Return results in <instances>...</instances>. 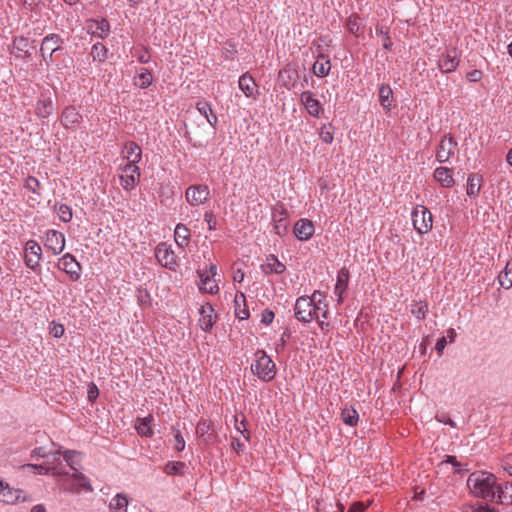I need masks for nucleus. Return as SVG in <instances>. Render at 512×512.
<instances>
[{"instance_id":"f257e3e1","label":"nucleus","mask_w":512,"mask_h":512,"mask_svg":"<svg viewBox=\"0 0 512 512\" xmlns=\"http://www.w3.org/2000/svg\"><path fill=\"white\" fill-rule=\"evenodd\" d=\"M497 479L488 472L477 471L469 475L467 486L471 493L478 498L489 501L495 500V491H497Z\"/></svg>"},{"instance_id":"f03ea898","label":"nucleus","mask_w":512,"mask_h":512,"mask_svg":"<svg viewBox=\"0 0 512 512\" xmlns=\"http://www.w3.org/2000/svg\"><path fill=\"white\" fill-rule=\"evenodd\" d=\"M255 363L251 365L252 373L263 382H270L276 375V365L264 350H257Z\"/></svg>"},{"instance_id":"7ed1b4c3","label":"nucleus","mask_w":512,"mask_h":512,"mask_svg":"<svg viewBox=\"0 0 512 512\" xmlns=\"http://www.w3.org/2000/svg\"><path fill=\"white\" fill-rule=\"evenodd\" d=\"M411 218L413 226L419 234H425L432 229V214L425 206H416L411 213Z\"/></svg>"},{"instance_id":"20e7f679","label":"nucleus","mask_w":512,"mask_h":512,"mask_svg":"<svg viewBox=\"0 0 512 512\" xmlns=\"http://www.w3.org/2000/svg\"><path fill=\"white\" fill-rule=\"evenodd\" d=\"M294 316L302 323H310L315 318V308L311 296H300L294 305Z\"/></svg>"},{"instance_id":"39448f33","label":"nucleus","mask_w":512,"mask_h":512,"mask_svg":"<svg viewBox=\"0 0 512 512\" xmlns=\"http://www.w3.org/2000/svg\"><path fill=\"white\" fill-rule=\"evenodd\" d=\"M311 299H313V307L315 308L314 320H316L319 327L322 330H324L326 327L329 326V323L325 321L328 318V314H329V310H328L329 306L326 301V298L322 294V292L316 290L312 294Z\"/></svg>"},{"instance_id":"423d86ee","label":"nucleus","mask_w":512,"mask_h":512,"mask_svg":"<svg viewBox=\"0 0 512 512\" xmlns=\"http://www.w3.org/2000/svg\"><path fill=\"white\" fill-rule=\"evenodd\" d=\"M210 197V190L207 185H191L186 189V201L192 206H198L205 203Z\"/></svg>"},{"instance_id":"0eeeda50","label":"nucleus","mask_w":512,"mask_h":512,"mask_svg":"<svg viewBox=\"0 0 512 512\" xmlns=\"http://www.w3.org/2000/svg\"><path fill=\"white\" fill-rule=\"evenodd\" d=\"M62 43L63 40L58 34L51 33L44 37L40 51L47 63L53 61V54L60 49Z\"/></svg>"},{"instance_id":"6e6552de","label":"nucleus","mask_w":512,"mask_h":512,"mask_svg":"<svg viewBox=\"0 0 512 512\" xmlns=\"http://www.w3.org/2000/svg\"><path fill=\"white\" fill-rule=\"evenodd\" d=\"M155 257L161 266L175 270L177 266L176 255L166 243L162 242L156 246Z\"/></svg>"},{"instance_id":"1a4fd4ad","label":"nucleus","mask_w":512,"mask_h":512,"mask_svg":"<svg viewBox=\"0 0 512 512\" xmlns=\"http://www.w3.org/2000/svg\"><path fill=\"white\" fill-rule=\"evenodd\" d=\"M140 179V169L137 165L126 163L123 174L120 175V184L126 191L132 190Z\"/></svg>"},{"instance_id":"9d476101","label":"nucleus","mask_w":512,"mask_h":512,"mask_svg":"<svg viewBox=\"0 0 512 512\" xmlns=\"http://www.w3.org/2000/svg\"><path fill=\"white\" fill-rule=\"evenodd\" d=\"M58 267L68 274L71 281L79 280L81 266L70 253H66L59 259Z\"/></svg>"},{"instance_id":"9b49d317","label":"nucleus","mask_w":512,"mask_h":512,"mask_svg":"<svg viewBox=\"0 0 512 512\" xmlns=\"http://www.w3.org/2000/svg\"><path fill=\"white\" fill-rule=\"evenodd\" d=\"M42 256L41 246L34 240H29L25 246V264L32 270L39 267Z\"/></svg>"},{"instance_id":"f8f14e48","label":"nucleus","mask_w":512,"mask_h":512,"mask_svg":"<svg viewBox=\"0 0 512 512\" xmlns=\"http://www.w3.org/2000/svg\"><path fill=\"white\" fill-rule=\"evenodd\" d=\"M459 63V53L457 49L453 48L439 58L438 67L443 73H451L457 69Z\"/></svg>"},{"instance_id":"ddd939ff","label":"nucleus","mask_w":512,"mask_h":512,"mask_svg":"<svg viewBox=\"0 0 512 512\" xmlns=\"http://www.w3.org/2000/svg\"><path fill=\"white\" fill-rule=\"evenodd\" d=\"M272 217L275 222L274 231L280 237L288 232L287 211L282 205H277L273 208Z\"/></svg>"},{"instance_id":"4468645a","label":"nucleus","mask_w":512,"mask_h":512,"mask_svg":"<svg viewBox=\"0 0 512 512\" xmlns=\"http://www.w3.org/2000/svg\"><path fill=\"white\" fill-rule=\"evenodd\" d=\"M82 122V115L75 106H67L61 115V123L66 129L75 131Z\"/></svg>"},{"instance_id":"2eb2a0df","label":"nucleus","mask_w":512,"mask_h":512,"mask_svg":"<svg viewBox=\"0 0 512 512\" xmlns=\"http://www.w3.org/2000/svg\"><path fill=\"white\" fill-rule=\"evenodd\" d=\"M45 246L50 249L53 254H60L65 247V236L57 230H48L46 233Z\"/></svg>"},{"instance_id":"dca6fc26","label":"nucleus","mask_w":512,"mask_h":512,"mask_svg":"<svg viewBox=\"0 0 512 512\" xmlns=\"http://www.w3.org/2000/svg\"><path fill=\"white\" fill-rule=\"evenodd\" d=\"M457 143L453 140L451 136H444L438 146L436 151V160L440 163L447 162L450 157L454 154V149Z\"/></svg>"},{"instance_id":"f3484780","label":"nucleus","mask_w":512,"mask_h":512,"mask_svg":"<svg viewBox=\"0 0 512 512\" xmlns=\"http://www.w3.org/2000/svg\"><path fill=\"white\" fill-rule=\"evenodd\" d=\"M199 315L200 328L205 332H209L217 319V315L214 313V308L210 303H206L200 307Z\"/></svg>"},{"instance_id":"a211bd4d","label":"nucleus","mask_w":512,"mask_h":512,"mask_svg":"<svg viewBox=\"0 0 512 512\" xmlns=\"http://www.w3.org/2000/svg\"><path fill=\"white\" fill-rule=\"evenodd\" d=\"M301 103L305 106L307 112L313 117H319L323 112L322 105L315 98L311 91H304L300 96Z\"/></svg>"},{"instance_id":"6ab92c4d","label":"nucleus","mask_w":512,"mask_h":512,"mask_svg":"<svg viewBox=\"0 0 512 512\" xmlns=\"http://www.w3.org/2000/svg\"><path fill=\"white\" fill-rule=\"evenodd\" d=\"M314 231V225L312 221L308 219H300L294 225V234L300 241L310 239L313 236Z\"/></svg>"},{"instance_id":"aec40b11","label":"nucleus","mask_w":512,"mask_h":512,"mask_svg":"<svg viewBox=\"0 0 512 512\" xmlns=\"http://www.w3.org/2000/svg\"><path fill=\"white\" fill-rule=\"evenodd\" d=\"M261 271L268 275V274H283L286 271V266L284 263L279 261V259L273 255L270 254L266 257V260L263 264L260 266Z\"/></svg>"},{"instance_id":"412c9836","label":"nucleus","mask_w":512,"mask_h":512,"mask_svg":"<svg viewBox=\"0 0 512 512\" xmlns=\"http://www.w3.org/2000/svg\"><path fill=\"white\" fill-rule=\"evenodd\" d=\"M2 501L8 505H15L18 502H30L31 497L26 495L22 489L9 488L2 494Z\"/></svg>"},{"instance_id":"4be33fe9","label":"nucleus","mask_w":512,"mask_h":512,"mask_svg":"<svg viewBox=\"0 0 512 512\" xmlns=\"http://www.w3.org/2000/svg\"><path fill=\"white\" fill-rule=\"evenodd\" d=\"M494 501L505 506L512 505V483H498Z\"/></svg>"},{"instance_id":"5701e85b","label":"nucleus","mask_w":512,"mask_h":512,"mask_svg":"<svg viewBox=\"0 0 512 512\" xmlns=\"http://www.w3.org/2000/svg\"><path fill=\"white\" fill-rule=\"evenodd\" d=\"M23 469H34L40 475H52L58 476H69V473L57 466L49 467L43 464H25L22 466Z\"/></svg>"},{"instance_id":"b1692460","label":"nucleus","mask_w":512,"mask_h":512,"mask_svg":"<svg viewBox=\"0 0 512 512\" xmlns=\"http://www.w3.org/2000/svg\"><path fill=\"white\" fill-rule=\"evenodd\" d=\"M349 282V271L346 268L339 270L337 274V280L334 288V293L338 296V303L343 300V294L345 293Z\"/></svg>"},{"instance_id":"393cba45","label":"nucleus","mask_w":512,"mask_h":512,"mask_svg":"<svg viewBox=\"0 0 512 512\" xmlns=\"http://www.w3.org/2000/svg\"><path fill=\"white\" fill-rule=\"evenodd\" d=\"M434 179L444 188H450L455 184L452 170L447 167H438L434 171Z\"/></svg>"},{"instance_id":"a878e982","label":"nucleus","mask_w":512,"mask_h":512,"mask_svg":"<svg viewBox=\"0 0 512 512\" xmlns=\"http://www.w3.org/2000/svg\"><path fill=\"white\" fill-rule=\"evenodd\" d=\"M378 97L382 108L386 111H390L393 106L394 96L393 91L388 84L383 83L380 85L378 90Z\"/></svg>"},{"instance_id":"bb28decb","label":"nucleus","mask_w":512,"mask_h":512,"mask_svg":"<svg viewBox=\"0 0 512 512\" xmlns=\"http://www.w3.org/2000/svg\"><path fill=\"white\" fill-rule=\"evenodd\" d=\"M331 69L330 59L327 55L320 53L313 65V73L319 77H326Z\"/></svg>"},{"instance_id":"cd10ccee","label":"nucleus","mask_w":512,"mask_h":512,"mask_svg":"<svg viewBox=\"0 0 512 512\" xmlns=\"http://www.w3.org/2000/svg\"><path fill=\"white\" fill-rule=\"evenodd\" d=\"M125 158L127 163L136 165L141 160L142 151L140 146L133 142H127L124 147Z\"/></svg>"},{"instance_id":"c85d7f7f","label":"nucleus","mask_w":512,"mask_h":512,"mask_svg":"<svg viewBox=\"0 0 512 512\" xmlns=\"http://www.w3.org/2000/svg\"><path fill=\"white\" fill-rule=\"evenodd\" d=\"M235 315L239 320L248 319L249 310L246 307V297L243 292H237L235 296Z\"/></svg>"},{"instance_id":"c756f323","label":"nucleus","mask_w":512,"mask_h":512,"mask_svg":"<svg viewBox=\"0 0 512 512\" xmlns=\"http://www.w3.org/2000/svg\"><path fill=\"white\" fill-rule=\"evenodd\" d=\"M174 238L179 247L184 248L188 246L190 241L189 228L182 223L177 224L174 230Z\"/></svg>"},{"instance_id":"7c9ffc66","label":"nucleus","mask_w":512,"mask_h":512,"mask_svg":"<svg viewBox=\"0 0 512 512\" xmlns=\"http://www.w3.org/2000/svg\"><path fill=\"white\" fill-rule=\"evenodd\" d=\"M200 277L199 289L203 292L215 294L219 291V287L214 279L210 275H206L204 272H198Z\"/></svg>"},{"instance_id":"2f4dec72","label":"nucleus","mask_w":512,"mask_h":512,"mask_svg":"<svg viewBox=\"0 0 512 512\" xmlns=\"http://www.w3.org/2000/svg\"><path fill=\"white\" fill-rule=\"evenodd\" d=\"M152 81V73L147 68L141 67L137 70V76L134 81L137 87L141 89L148 88L152 84Z\"/></svg>"},{"instance_id":"473e14b6","label":"nucleus","mask_w":512,"mask_h":512,"mask_svg":"<svg viewBox=\"0 0 512 512\" xmlns=\"http://www.w3.org/2000/svg\"><path fill=\"white\" fill-rule=\"evenodd\" d=\"M238 83H239V88L243 91V93L247 97L254 96V92L256 90V83H255L254 79L250 75L243 74L239 78Z\"/></svg>"},{"instance_id":"72a5a7b5","label":"nucleus","mask_w":512,"mask_h":512,"mask_svg":"<svg viewBox=\"0 0 512 512\" xmlns=\"http://www.w3.org/2000/svg\"><path fill=\"white\" fill-rule=\"evenodd\" d=\"M127 506L128 498L123 493H118L109 503V508L112 512H127Z\"/></svg>"},{"instance_id":"f704fd0d","label":"nucleus","mask_w":512,"mask_h":512,"mask_svg":"<svg viewBox=\"0 0 512 512\" xmlns=\"http://www.w3.org/2000/svg\"><path fill=\"white\" fill-rule=\"evenodd\" d=\"M197 110L200 114H202L206 119L207 122L215 128L218 122L216 114L213 113V110L211 108V105L207 102H199L197 103Z\"/></svg>"},{"instance_id":"c9c22d12","label":"nucleus","mask_w":512,"mask_h":512,"mask_svg":"<svg viewBox=\"0 0 512 512\" xmlns=\"http://www.w3.org/2000/svg\"><path fill=\"white\" fill-rule=\"evenodd\" d=\"M482 178L476 174H471L467 180V195L475 197L479 194Z\"/></svg>"},{"instance_id":"e433bc0d","label":"nucleus","mask_w":512,"mask_h":512,"mask_svg":"<svg viewBox=\"0 0 512 512\" xmlns=\"http://www.w3.org/2000/svg\"><path fill=\"white\" fill-rule=\"evenodd\" d=\"M341 419L346 425L353 427L357 425L359 415L353 407H345L341 411Z\"/></svg>"},{"instance_id":"4c0bfd02","label":"nucleus","mask_w":512,"mask_h":512,"mask_svg":"<svg viewBox=\"0 0 512 512\" xmlns=\"http://www.w3.org/2000/svg\"><path fill=\"white\" fill-rule=\"evenodd\" d=\"M499 283L505 289H510L512 287V260L507 262L505 269L500 272Z\"/></svg>"},{"instance_id":"58836bf2","label":"nucleus","mask_w":512,"mask_h":512,"mask_svg":"<svg viewBox=\"0 0 512 512\" xmlns=\"http://www.w3.org/2000/svg\"><path fill=\"white\" fill-rule=\"evenodd\" d=\"M186 469V464L182 461H169L165 467L164 472L167 475H182Z\"/></svg>"},{"instance_id":"ea45409f","label":"nucleus","mask_w":512,"mask_h":512,"mask_svg":"<svg viewBox=\"0 0 512 512\" xmlns=\"http://www.w3.org/2000/svg\"><path fill=\"white\" fill-rule=\"evenodd\" d=\"M90 55L93 57V60L104 62L108 57V49L98 42L92 46Z\"/></svg>"},{"instance_id":"a19ab883","label":"nucleus","mask_w":512,"mask_h":512,"mask_svg":"<svg viewBox=\"0 0 512 512\" xmlns=\"http://www.w3.org/2000/svg\"><path fill=\"white\" fill-rule=\"evenodd\" d=\"M37 115L41 118H47L53 112V104L50 99H42L37 103Z\"/></svg>"},{"instance_id":"79ce46f5","label":"nucleus","mask_w":512,"mask_h":512,"mask_svg":"<svg viewBox=\"0 0 512 512\" xmlns=\"http://www.w3.org/2000/svg\"><path fill=\"white\" fill-rule=\"evenodd\" d=\"M152 418H143L138 419V423L136 425V430L138 434L145 437H151L153 435V430L151 429L150 422Z\"/></svg>"},{"instance_id":"37998d69","label":"nucleus","mask_w":512,"mask_h":512,"mask_svg":"<svg viewBox=\"0 0 512 512\" xmlns=\"http://www.w3.org/2000/svg\"><path fill=\"white\" fill-rule=\"evenodd\" d=\"M196 433L205 441L209 442L212 437L211 426L207 421H200L196 427Z\"/></svg>"},{"instance_id":"c03bdc74","label":"nucleus","mask_w":512,"mask_h":512,"mask_svg":"<svg viewBox=\"0 0 512 512\" xmlns=\"http://www.w3.org/2000/svg\"><path fill=\"white\" fill-rule=\"evenodd\" d=\"M70 477L75 481V484L78 489H85L87 491L93 490L88 478L84 474L79 473L77 471L73 473Z\"/></svg>"},{"instance_id":"a18cd8bd","label":"nucleus","mask_w":512,"mask_h":512,"mask_svg":"<svg viewBox=\"0 0 512 512\" xmlns=\"http://www.w3.org/2000/svg\"><path fill=\"white\" fill-rule=\"evenodd\" d=\"M78 455L79 453L75 450H65L63 452L64 460L74 472L78 471L79 462L75 459Z\"/></svg>"},{"instance_id":"49530a36","label":"nucleus","mask_w":512,"mask_h":512,"mask_svg":"<svg viewBox=\"0 0 512 512\" xmlns=\"http://www.w3.org/2000/svg\"><path fill=\"white\" fill-rule=\"evenodd\" d=\"M57 214L60 220L64 223L71 221L72 219V209L70 206L66 204H61L56 208Z\"/></svg>"},{"instance_id":"de8ad7c7","label":"nucleus","mask_w":512,"mask_h":512,"mask_svg":"<svg viewBox=\"0 0 512 512\" xmlns=\"http://www.w3.org/2000/svg\"><path fill=\"white\" fill-rule=\"evenodd\" d=\"M359 20L360 18L356 15H351L347 20V28L355 36H359L362 33Z\"/></svg>"},{"instance_id":"09e8293b","label":"nucleus","mask_w":512,"mask_h":512,"mask_svg":"<svg viewBox=\"0 0 512 512\" xmlns=\"http://www.w3.org/2000/svg\"><path fill=\"white\" fill-rule=\"evenodd\" d=\"M376 34L381 36L382 37V41H383V48L385 50H391L392 49V46H393V43L391 41V38L389 36V31L388 29H384L383 27H377L376 28Z\"/></svg>"},{"instance_id":"8fccbe9b","label":"nucleus","mask_w":512,"mask_h":512,"mask_svg":"<svg viewBox=\"0 0 512 512\" xmlns=\"http://www.w3.org/2000/svg\"><path fill=\"white\" fill-rule=\"evenodd\" d=\"M24 187L34 194L40 195L41 184L39 180L33 176H28L25 180Z\"/></svg>"},{"instance_id":"3c124183","label":"nucleus","mask_w":512,"mask_h":512,"mask_svg":"<svg viewBox=\"0 0 512 512\" xmlns=\"http://www.w3.org/2000/svg\"><path fill=\"white\" fill-rule=\"evenodd\" d=\"M427 311H428L427 303H422V302L415 304L414 308H412V310H411L412 314L418 319H424Z\"/></svg>"},{"instance_id":"603ef678","label":"nucleus","mask_w":512,"mask_h":512,"mask_svg":"<svg viewBox=\"0 0 512 512\" xmlns=\"http://www.w3.org/2000/svg\"><path fill=\"white\" fill-rule=\"evenodd\" d=\"M174 434V449L176 451H183L185 448V440L178 429H173Z\"/></svg>"},{"instance_id":"864d4df0","label":"nucleus","mask_w":512,"mask_h":512,"mask_svg":"<svg viewBox=\"0 0 512 512\" xmlns=\"http://www.w3.org/2000/svg\"><path fill=\"white\" fill-rule=\"evenodd\" d=\"M319 135L324 143L331 144L333 142L334 137L330 127H327L326 125L322 126Z\"/></svg>"},{"instance_id":"5fc2aeb1","label":"nucleus","mask_w":512,"mask_h":512,"mask_svg":"<svg viewBox=\"0 0 512 512\" xmlns=\"http://www.w3.org/2000/svg\"><path fill=\"white\" fill-rule=\"evenodd\" d=\"M465 512H496V509L487 504H477L469 506Z\"/></svg>"},{"instance_id":"6e6d98bb","label":"nucleus","mask_w":512,"mask_h":512,"mask_svg":"<svg viewBox=\"0 0 512 512\" xmlns=\"http://www.w3.org/2000/svg\"><path fill=\"white\" fill-rule=\"evenodd\" d=\"M235 428L238 432H240L246 440L250 439V432L246 429V420L242 419L238 422V419H235Z\"/></svg>"},{"instance_id":"4d7b16f0","label":"nucleus","mask_w":512,"mask_h":512,"mask_svg":"<svg viewBox=\"0 0 512 512\" xmlns=\"http://www.w3.org/2000/svg\"><path fill=\"white\" fill-rule=\"evenodd\" d=\"M204 220L208 225L209 230H215L217 226V220L212 211H206L204 214Z\"/></svg>"},{"instance_id":"13d9d810","label":"nucleus","mask_w":512,"mask_h":512,"mask_svg":"<svg viewBox=\"0 0 512 512\" xmlns=\"http://www.w3.org/2000/svg\"><path fill=\"white\" fill-rule=\"evenodd\" d=\"M29 46V41L27 38H24V37H20V38H16L14 40V47L18 50V51H21V52H26L27 51V48Z\"/></svg>"},{"instance_id":"bf43d9fd","label":"nucleus","mask_w":512,"mask_h":512,"mask_svg":"<svg viewBox=\"0 0 512 512\" xmlns=\"http://www.w3.org/2000/svg\"><path fill=\"white\" fill-rule=\"evenodd\" d=\"M275 317V314L270 309H265L262 311L261 314V322L265 325H270L273 322V319Z\"/></svg>"},{"instance_id":"052dcab7","label":"nucleus","mask_w":512,"mask_h":512,"mask_svg":"<svg viewBox=\"0 0 512 512\" xmlns=\"http://www.w3.org/2000/svg\"><path fill=\"white\" fill-rule=\"evenodd\" d=\"M483 73L481 70L474 69L467 73L466 77L470 82H478L481 80Z\"/></svg>"},{"instance_id":"680f3d73","label":"nucleus","mask_w":512,"mask_h":512,"mask_svg":"<svg viewBox=\"0 0 512 512\" xmlns=\"http://www.w3.org/2000/svg\"><path fill=\"white\" fill-rule=\"evenodd\" d=\"M98 395H99V390H98L97 386L94 383H91L88 386V400L93 402L96 400Z\"/></svg>"},{"instance_id":"e2e57ef3","label":"nucleus","mask_w":512,"mask_h":512,"mask_svg":"<svg viewBox=\"0 0 512 512\" xmlns=\"http://www.w3.org/2000/svg\"><path fill=\"white\" fill-rule=\"evenodd\" d=\"M64 326L62 324H54L53 327L50 330V333L55 338H60L64 334Z\"/></svg>"},{"instance_id":"0e129e2a","label":"nucleus","mask_w":512,"mask_h":512,"mask_svg":"<svg viewBox=\"0 0 512 512\" xmlns=\"http://www.w3.org/2000/svg\"><path fill=\"white\" fill-rule=\"evenodd\" d=\"M101 33L99 34V36L101 38L104 37V35H106L109 31V28H110V25H109V22L105 19H102L99 23H98V27H97Z\"/></svg>"},{"instance_id":"69168bd1","label":"nucleus","mask_w":512,"mask_h":512,"mask_svg":"<svg viewBox=\"0 0 512 512\" xmlns=\"http://www.w3.org/2000/svg\"><path fill=\"white\" fill-rule=\"evenodd\" d=\"M436 419L441 422V423H444L446 425H449L453 428L456 427V423L449 417V415L447 414H442V415H437L436 416Z\"/></svg>"},{"instance_id":"338daca9","label":"nucleus","mask_w":512,"mask_h":512,"mask_svg":"<svg viewBox=\"0 0 512 512\" xmlns=\"http://www.w3.org/2000/svg\"><path fill=\"white\" fill-rule=\"evenodd\" d=\"M48 456L43 447H37L31 451V458H47Z\"/></svg>"},{"instance_id":"774afa93","label":"nucleus","mask_w":512,"mask_h":512,"mask_svg":"<svg viewBox=\"0 0 512 512\" xmlns=\"http://www.w3.org/2000/svg\"><path fill=\"white\" fill-rule=\"evenodd\" d=\"M231 447L238 453H242L244 451V444L238 439L233 438L231 441Z\"/></svg>"}]
</instances>
